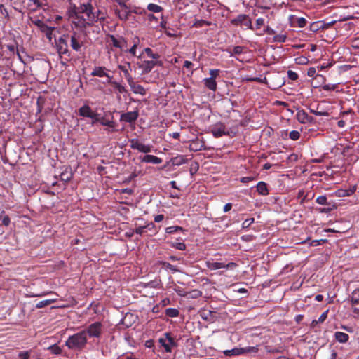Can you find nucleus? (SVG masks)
<instances>
[{"mask_svg": "<svg viewBox=\"0 0 359 359\" xmlns=\"http://www.w3.org/2000/svg\"><path fill=\"white\" fill-rule=\"evenodd\" d=\"M130 147L132 149H135L140 152L148 154L151 151L152 146L150 144H144L141 143L138 139H130L129 140Z\"/></svg>", "mask_w": 359, "mask_h": 359, "instance_id": "9d476101", "label": "nucleus"}, {"mask_svg": "<svg viewBox=\"0 0 359 359\" xmlns=\"http://www.w3.org/2000/svg\"><path fill=\"white\" fill-rule=\"evenodd\" d=\"M257 191L262 196H267L269 194L268 185L264 182H259L257 184Z\"/></svg>", "mask_w": 359, "mask_h": 359, "instance_id": "393cba45", "label": "nucleus"}, {"mask_svg": "<svg viewBox=\"0 0 359 359\" xmlns=\"http://www.w3.org/2000/svg\"><path fill=\"white\" fill-rule=\"evenodd\" d=\"M211 25V22H209V21H206V20H196L194 24V26L195 27H201L204 25L205 26H210Z\"/></svg>", "mask_w": 359, "mask_h": 359, "instance_id": "8fccbe9b", "label": "nucleus"}, {"mask_svg": "<svg viewBox=\"0 0 359 359\" xmlns=\"http://www.w3.org/2000/svg\"><path fill=\"white\" fill-rule=\"evenodd\" d=\"M327 313H328V311H324L320 316V317L318 318V319L317 320L316 322H318V323H323L326 318H327Z\"/></svg>", "mask_w": 359, "mask_h": 359, "instance_id": "338daca9", "label": "nucleus"}, {"mask_svg": "<svg viewBox=\"0 0 359 359\" xmlns=\"http://www.w3.org/2000/svg\"><path fill=\"white\" fill-rule=\"evenodd\" d=\"M257 351V348L254 346H248L245 348H234L231 350H226L223 351V353L226 356H236V355H241L245 353H249L252 352H256Z\"/></svg>", "mask_w": 359, "mask_h": 359, "instance_id": "6e6552de", "label": "nucleus"}, {"mask_svg": "<svg viewBox=\"0 0 359 359\" xmlns=\"http://www.w3.org/2000/svg\"><path fill=\"white\" fill-rule=\"evenodd\" d=\"M353 312L359 316V289L353 290L349 297Z\"/></svg>", "mask_w": 359, "mask_h": 359, "instance_id": "f8f14e48", "label": "nucleus"}, {"mask_svg": "<svg viewBox=\"0 0 359 359\" xmlns=\"http://www.w3.org/2000/svg\"><path fill=\"white\" fill-rule=\"evenodd\" d=\"M48 350L50 351L52 354L60 355L62 353V349L57 344L52 345L48 348Z\"/></svg>", "mask_w": 359, "mask_h": 359, "instance_id": "37998d69", "label": "nucleus"}, {"mask_svg": "<svg viewBox=\"0 0 359 359\" xmlns=\"http://www.w3.org/2000/svg\"><path fill=\"white\" fill-rule=\"evenodd\" d=\"M54 29V27H49L46 24L43 27H42L40 31L44 33L46 38L50 41L52 40V36Z\"/></svg>", "mask_w": 359, "mask_h": 359, "instance_id": "c756f323", "label": "nucleus"}, {"mask_svg": "<svg viewBox=\"0 0 359 359\" xmlns=\"http://www.w3.org/2000/svg\"><path fill=\"white\" fill-rule=\"evenodd\" d=\"M31 21H32V23L35 25L36 26H37L39 29H41L42 28V27H43L46 25V23H44L41 20H39V19H35V20L31 19Z\"/></svg>", "mask_w": 359, "mask_h": 359, "instance_id": "052dcab7", "label": "nucleus"}, {"mask_svg": "<svg viewBox=\"0 0 359 359\" xmlns=\"http://www.w3.org/2000/svg\"><path fill=\"white\" fill-rule=\"evenodd\" d=\"M314 197V194L311 191L307 192L304 194V191L303 190H299L297 194V198L301 199L300 204H304L307 201L312 199Z\"/></svg>", "mask_w": 359, "mask_h": 359, "instance_id": "4be33fe9", "label": "nucleus"}, {"mask_svg": "<svg viewBox=\"0 0 359 359\" xmlns=\"http://www.w3.org/2000/svg\"><path fill=\"white\" fill-rule=\"evenodd\" d=\"M297 121L301 123H313L314 118L309 116L304 110H299L296 114Z\"/></svg>", "mask_w": 359, "mask_h": 359, "instance_id": "2eb2a0df", "label": "nucleus"}, {"mask_svg": "<svg viewBox=\"0 0 359 359\" xmlns=\"http://www.w3.org/2000/svg\"><path fill=\"white\" fill-rule=\"evenodd\" d=\"M0 222L6 226H8L11 222L9 217L6 215L4 210H0Z\"/></svg>", "mask_w": 359, "mask_h": 359, "instance_id": "473e14b6", "label": "nucleus"}, {"mask_svg": "<svg viewBox=\"0 0 359 359\" xmlns=\"http://www.w3.org/2000/svg\"><path fill=\"white\" fill-rule=\"evenodd\" d=\"M144 52L151 58L152 59H158L160 55L158 53H153L152 50L150 48H146L144 50Z\"/></svg>", "mask_w": 359, "mask_h": 359, "instance_id": "a18cd8bd", "label": "nucleus"}, {"mask_svg": "<svg viewBox=\"0 0 359 359\" xmlns=\"http://www.w3.org/2000/svg\"><path fill=\"white\" fill-rule=\"evenodd\" d=\"M231 23L236 26H244L247 29H254L250 17L246 14H240L236 18L231 20Z\"/></svg>", "mask_w": 359, "mask_h": 359, "instance_id": "423d86ee", "label": "nucleus"}, {"mask_svg": "<svg viewBox=\"0 0 359 359\" xmlns=\"http://www.w3.org/2000/svg\"><path fill=\"white\" fill-rule=\"evenodd\" d=\"M311 112L316 116H329V113L325 111H318V109L317 110L311 109Z\"/></svg>", "mask_w": 359, "mask_h": 359, "instance_id": "e2e57ef3", "label": "nucleus"}, {"mask_svg": "<svg viewBox=\"0 0 359 359\" xmlns=\"http://www.w3.org/2000/svg\"><path fill=\"white\" fill-rule=\"evenodd\" d=\"M138 116V111H128L121 115L120 121L131 123L135 122L137 119Z\"/></svg>", "mask_w": 359, "mask_h": 359, "instance_id": "ddd939ff", "label": "nucleus"}, {"mask_svg": "<svg viewBox=\"0 0 359 359\" xmlns=\"http://www.w3.org/2000/svg\"><path fill=\"white\" fill-rule=\"evenodd\" d=\"M118 2L121 8L120 10L116 9L115 13L121 20L126 21L130 15L131 11L124 1L118 0Z\"/></svg>", "mask_w": 359, "mask_h": 359, "instance_id": "9b49d317", "label": "nucleus"}, {"mask_svg": "<svg viewBox=\"0 0 359 359\" xmlns=\"http://www.w3.org/2000/svg\"><path fill=\"white\" fill-rule=\"evenodd\" d=\"M128 85H129L131 90L135 94H139L142 96L146 95V90L144 89V88L142 85L138 84L137 83L135 82L134 80H133L130 83H129Z\"/></svg>", "mask_w": 359, "mask_h": 359, "instance_id": "a211bd4d", "label": "nucleus"}, {"mask_svg": "<svg viewBox=\"0 0 359 359\" xmlns=\"http://www.w3.org/2000/svg\"><path fill=\"white\" fill-rule=\"evenodd\" d=\"M165 315L170 318L177 317L180 314V311L178 309L175 308H168L165 309Z\"/></svg>", "mask_w": 359, "mask_h": 359, "instance_id": "c9c22d12", "label": "nucleus"}, {"mask_svg": "<svg viewBox=\"0 0 359 359\" xmlns=\"http://www.w3.org/2000/svg\"><path fill=\"white\" fill-rule=\"evenodd\" d=\"M219 72H220L219 69H210V72H209V74L210 75V78L215 80L216 78L219 76Z\"/></svg>", "mask_w": 359, "mask_h": 359, "instance_id": "680f3d73", "label": "nucleus"}, {"mask_svg": "<svg viewBox=\"0 0 359 359\" xmlns=\"http://www.w3.org/2000/svg\"><path fill=\"white\" fill-rule=\"evenodd\" d=\"M90 118L92 119V123L94 124L95 123H100V119H101V117L100 116V114L95 113V112H93V116L92 117H90Z\"/></svg>", "mask_w": 359, "mask_h": 359, "instance_id": "0e129e2a", "label": "nucleus"}, {"mask_svg": "<svg viewBox=\"0 0 359 359\" xmlns=\"http://www.w3.org/2000/svg\"><path fill=\"white\" fill-rule=\"evenodd\" d=\"M334 337L337 341L342 344L346 343L349 339L348 334L339 331L334 333Z\"/></svg>", "mask_w": 359, "mask_h": 359, "instance_id": "bb28decb", "label": "nucleus"}, {"mask_svg": "<svg viewBox=\"0 0 359 359\" xmlns=\"http://www.w3.org/2000/svg\"><path fill=\"white\" fill-rule=\"evenodd\" d=\"M294 23L297 27L303 28L306 25L307 21L304 18H297Z\"/></svg>", "mask_w": 359, "mask_h": 359, "instance_id": "3c124183", "label": "nucleus"}, {"mask_svg": "<svg viewBox=\"0 0 359 359\" xmlns=\"http://www.w3.org/2000/svg\"><path fill=\"white\" fill-rule=\"evenodd\" d=\"M69 34H64L58 39L55 40V46L57 53L62 56H71L69 50Z\"/></svg>", "mask_w": 359, "mask_h": 359, "instance_id": "20e7f679", "label": "nucleus"}, {"mask_svg": "<svg viewBox=\"0 0 359 359\" xmlns=\"http://www.w3.org/2000/svg\"><path fill=\"white\" fill-rule=\"evenodd\" d=\"M264 25V19L262 18H259L256 20L255 22V28L257 29H259L261 28L262 26Z\"/></svg>", "mask_w": 359, "mask_h": 359, "instance_id": "69168bd1", "label": "nucleus"}, {"mask_svg": "<svg viewBox=\"0 0 359 359\" xmlns=\"http://www.w3.org/2000/svg\"><path fill=\"white\" fill-rule=\"evenodd\" d=\"M356 190V187L353 186L348 190H339L340 196H349L352 195Z\"/></svg>", "mask_w": 359, "mask_h": 359, "instance_id": "79ce46f5", "label": "nucleus"}, {"mask_svg": "<svg viewBox=\"0 0 359 359\" xmlns=\"http://www.w3.org/2000/svg\"><path fill=\"white\" fill-rule=\"evenodd\" d=\"M73 173L72 172L71 168H66L64 171L60 175V178L62 181L67 182L72 180Z\"/></svg>", "mask_w": 359, "mask_h": 359, "instance_id": "cd10ccee", "label": "nucleus"}, {"mask_svg": "<svg viewBox=\"0 0 359 359\" xmlns=\"http://www.w3.org/2000/svg\"><path fill=\"white\" fill-rule=\"evenodd\" d=\"M204 142L198 138L192 140L189 144V149L193 151H199L204 149Z\"/></svg>", "mask_w": 359, "mask_h": 359, "instance_id": "6ab92c4d", "label": "nucleus"}, {"mask_svg": "<svg viewBox=\"0 0 359 359\" xmlns=\"http://www.w3.org/2000/svg\"><path fill=\"white\" fill-rule=\"evenodd\" d=\"M93 111L91 109L89 105L85 104L79 108V114L83 117L90 118L93 116Z\"/></svg>", "mask_w": 359, "mask_h": 359, "instance_id": "b1692460", "label": "nucleus"}, {"mask_svg": "<svg viewBox=\"0 0 359 359\" xmlns=\"http://www.w3.org/2000/svg\"><path fill=\"white\" fill-rule=\"evenodd\" d=\"M133 44L130 48H128V47L127 46V50H125L124 53H129L133 57H137L138 58H141L143 53H141L139 55H137V48L140 44V39L138 37H135L133 39Z\"/></svg>", "mask_w": 359, "mask_h": 359, "instance_id": "dca6fc26", "label": "nucleus"}, {"mask_svg": "<svg viewBox=\"0 0 359 359\" xmlns=\"http://www.w3.org/2000/svg\"><path fill=\"white\" fill-rule=\"evenodd\" d=\"M93 10L94 7L90 2L81 4L79 7L75 8L74 14L72 15V27L87 35L86 29L95 23V17Z\"/></svg>", "mask_w": 359, "mask_h": 359, "instance_id": "f257e3e1", "label": "nucleus"}, {"mask_svg": "<svg viewBox=\"0 0 359 359\" xmlns=\"http://www.w3.org/2000/svg\"><path fill=\"white\" fill-rule=\"evenodd\" d=\"M210 132L216 138L220 137L223 135H228L231 137L234 136V134L231 135L229 131L226 130V127L222 122H218L213 125L210 128Z\"/></svg>", "mask_w": 359, "mask_h": 359, "instance_id": "1a4fd4ad", "label": "nucleus"}, {"mask_svg": "<svg viewBox=\"0 0 359 359\" xmlns=\"http://www.w3.org/2000/svg\"><path fill=\"white\" fill-rule=\"evenodd\" d=\"M141 161L144 162V163L159 164V163H162L163 160H162V158L157 157L156 156L151 155V154H146L141 158Z\"/></svg>", "mask_w": 359, "mask_h": 359, "instance_id": "aec40b11", "label": "nucleus"}, {"mask_svg": "<svg viewBox=\"0 0 359 359\" xmlns=\"http://www.w3.org/2000/svg\"><path fill=\"white\" fill-rule=\"evenodd\" d=\"M126 64H127V66L126 65H119L118 66V68L121 72H123V73L124 74V76H125V78L126 79V80L128 81V83H130L133 80V78L131 76V74L129 73V69L130 68V62H127Z\"/></svg>", "mask_w": 359, "mask_h": 359, "instance_id": "412c9836", "label": "nucleus"}, {"mask_svg": "<svg viewBox=\"0 0 359 359\" xmlns=\"http://www.w3.org/2000/svg\"><path fill=\"white\" fill-rule=\"evenodd\" d=\"M0 13L7 20H9V12L3 4H0Z\"/></svg>", "mask_w": 359, "mask_h": 359, "instance_id": "603ef678", "label": "nucleus"}, {"mask_svg": "<svg viewBox=\"0 0 359 359\" xmlns=\"http://www.w3.org/2000/svg\"><path fill=\"white\" fill-rule=\"evenodd\" d=\"M184 229L179 226H172L165 228V233L168 234H172L177 232H184Z\"/></svg>", "mask_w": 359, "mask_h": 359, "instance_id": "72a5a7b5", "label": "nucleus"}, {"mask_svg": "<svg viewBox=\"0 0 359 359\" xmlns=\"http://www.w3.org/2000/svg\"><path fill=\"white\" fill-rule=\"evenodd\" d=\"M147 231H152L153 234H156L157 233L156 226L153 222L148 223L145 224Z\"/></svg>", "mask_w": 359, "mask_h": 359, "instance_id": "6e6d98bb", "label": "nucleus"}, {"mask_svg": "<svg viewBox=\"0 0 359 359\" xmlns=\"http://www.w3.org/2000/svg\"><path fill=\"white\" fill-rule=\"evenodd\" d=\"M104 83H108L110 84L112 87H114V89H116L119 93H126V88L122 86L120 83L113 81L111 79H107Z\"/></svg>", "mask_w": 359, "mask_h": 359, "instance_id": "5701e85b", "label": "nucleus"}, {"mask_svg": "<svg viewBox=\"0 0 359 359\" xmlns=\"http://www.w3.org/2000/svg\"><path fill=\"white\" fill-rule=\"evenodd\" d=\"M287 76L290 80L296 81L298 79V74L295 72H293L292 70L287 71Z\"/></svg>", "mask_w": 359, "mask_h": 359, "instance_id": "bf43d9fd", "label": "nucleus"}, {"mask_svg": "<svg viewBox=\"0 0 359 359\" xmlns=\"http://www.w3.org/2000/svg\"><path fill=\"white\" fill-rule=\"evenodd\" d=\"M69 41L70 42V47L76 52H80L84 44L81 34L76 31H74L71 34H69Z\"/></svg>", "mask_w": 359, "mask_h": 359, "instance_id": "0eeeda50", "label": "nucleus"}, {"mask_svg": "<svg viewBox=\"0 0 359 359\" xmlns=\"http://www.w3.org/2000/svg\"><path fill=\"white\" fill-rule=\"evenodd\" d=\"M100 121V124L102 126H107L111 128H114L116 126V123L114 121L113 116H111V118H107L106 116H102Z\"/></svg>", "mask_w": 359, "mask_h": 359, "instance_id": "a878e982", "label": "nucleus"}, {"mask_svg": "<svg viewBox=\"0 0 359 359\" xmlns=\"http://www.w3.org/2000/svg\"><path fill=\"white\" fill-rule=\"evenodd\" d=\"M147 8L150 12L155 13H161L163 11V8L161 6L156 4H153V3L149 4L147 5Z\"/></svg>", "mask_w": 359, "mask_h": 359, "instance_id": "2f4dec72", "label": "nucleus"}, {"mask_svg": "<svg viewBox=\"0 0 359 359\" xmlns=\"http://www.w3.org/2000/svg\"><path fill=\"white\" fill-rule=\"evenodd\" d=\"M243 50H244L243 46H237L233 47V48L232 50H227V51L229 52V53L230 54L231 56H233V55L241 54L243 52Z\"/></svg>", "mask_w": 359, "mask_h": 359, "instance_id": "4c0bfd02", "label": "nucleus"}, {"mask_svg": "<svg viewBox=\"0 0 359 359\" xmlns=\"http://www.w3.org/2000/svg\"><path fill=\"white\" fill-rule=\"evenodd\" d=\"M171 246L177 249V250H186V245L184 243H181V242H179V243H172L171 244Z\"/></svg>", "mask_w": 359, "mask_h": 359, "instance_id": "864d4df0", "label": "nucleus"}, {"mask_svg": "<svg viewBox=\"0 0 359 359\" xmlns=\"http://www.w3.org/2000/svg\"><path fill=\"white\" fill-rule=\"evenodd\" d=\"M165 336L166 337V339H168V343H167V344H170L171 348L172 346H177L175 339L173 337H172L170 333L166 332V333H165Z\"/></svg>", "mask_w": 359, "mask_h": 359, "instance_id": "de8ad7c7", "label": "nucleus"}, {"mask_svg": "<svg viewBox=\"0 0 359 359\" xmlns=\"http://www.w3.org/2000/svg\"><path fill=\"white\" fill-rule=\"evenodd\" d=\"M205 86L212 91L217 90V82L215 80L210 78H205L203 79Z\"/></svg>", "mask_w": 359, "mask_h": 359, "instance_id": "c85d7f7f", "label": "nucleus"}, {"mask_svg": "<svg viewBox=\"0 0 359 359\" xmlns=\"http://www.w3.org/2000/svg\"><path fill=\"white\" fill-rule=\"evenodd\" d=\"M264 33H266L269 35H274L276 34L275 30L269 26H267L264 28Z\"/></svg>", "mask_w": 359, "mask_h": 359, "instance_id": "774afa93", "label": "nucleus"}, {"mask_svg": "<svg viewBox=\"0 0 359 359\" xmlns=\"http://www.w3.org/2000/svg\"><path fill=\"white\" fill-rule=\"evenodd\" d=\"M54 302H55L54 299H46V300L40 301L36 304V308L41 309V308L46 307L47 306H49Z\"/></svg>", "mask_w": 359, "mask_h": 359, "instance_id": "a19ab883", "label": "nucleus"}, {"mask_svg": "<svg viewBox=\"0 0 359 359\" xmlns=\"http://www.w3.org/2000/svg\"><path fill=\"white\" fill-rule=\"evenodd\" d=\"M154 67V60H144L138 65V67L142 69L144 74L149 73Z\"/></svg>", "mask_w": 359, "mask_h": 359, "instance_id": "f3484780", "label": "nucleus"}, {"mask_svg": "<svg viewBox=\"0 0 359 359\" xmlns=\"http://www.w3.org/2000/svg\"><path fill=\"white\" fill-rule=\"evenodd\" d=\"M205 264L206 266L210 270H217L224 267V263L222 262H212L207 261Z\"/></svg>", "mask_w": 359, "mask_h": 359, "instance_id": "7c9ffc66", "label": "nucleus"}, {"mask_svg": "<svg viewBox=\"0 0 359 359\" xmlns=\"http://www.w3.org/2000/svg\"><path fill=\"white\" fill-rule=\"evenodd\" d=\"M31 351H20L18 353V358L20 359H30Z\"/></svg>", "mask_w": 359, "mask_h": 359, "instance_id": "5fc2aeb1", "label": "nucleus"}, {"mask_svg": "<svg viewBox=\"0 0 359 359\" xmlns=\"http://www.w3.org/2000/svg\"><path fill=\"white\" fill-rule=\"evenodd\" d=\"M335 23V21H332L330 22H320V26L319 27V29H327L330 27H331Z\"/></svg>", "mask_w": 359, "mask_h": 359, "instance_id": "13d9d810", "label": "nucleus"}, {"mask_svg": "<svg viewBox=\"0 0 359 359\" xmlns=\"http://www.w3.org/2000/svg\"><path fill=\"white\" fill-rule=\"evenodd\" d=\"M287 39V35L284 34H274L273 41L275 43H284Z\"/></svg>", "mask_w": 359, "mask_h": 359, "instance_id": "ea45409f", "label": "nucleus"}, {"mask_svg": "<svg viewBox=\"0 0 359 359\" xmlns=\"http://www.w3.org/2000/svg\"><path fill=\"white\" fill-rule=\"evenodd\" d=\"M135 229L134 231L135 233L142 236L144 233L147 232V229H146L145 225L138 226L137 224H135Z\"/></svg>", "mask_w": 359, "mask_h": 359, "instance_id": "c03bdc74", "label": "nucleus"}, {"mask_svg": "<svg viewBox=\"0 0 359 359\" xmlns=\"http://www.w3.org/2000/svg\"><path fill=\"white\" fill-rule=\"evenodd\" d=\"M102 323L101 322H95L88 325L86 330H83V331H84L86 335H88L89 337L99 339L102 336Z\"/></svg>", "mask_w": 359, "mask_h": 359, "instance_id": "39448f33", "label": "nucleus"}, {"mask_svg": "<svg viewBox=\"0 0 359 359\" xmlns=\"http://www.w3.org/2000/svg\"><path fill=\"white\" fill-rule=\"evenodd\" d=\"M316 203L320 204V205H330V203L327 202V198L325 196H318L316 200Z\"/></svg>", "mask_w": 359, "mask_h": 359, "instance_id": "09e8293b", "label": "nucleus"}, {"mask_svg": "<svg viewBox=\"0 0 359 359\" xmlns=\"http://www.w3.org/2000/svg\"><path fill=\"white\" fill-rule=\"evenodd\" d=\"M158 342L161 344V346L164 348L165 351L167 353H170L171 352V347H170V344H168L166 343V339H165L160 338L158 339Z\"/></svg>", "mask_w": 359, "mask_h": 359, "instance_id": "49530a36", "label": "nucleus"}, {"mask_svg": "<svg viewBox=\"0 0 359 359\" xmlns=\"http://www.w3.org/2000/svg\"><path fill=\"white\" fill-rule=\"evenodd\" d=\"M87 343L88 337L85 332L81 330L70 335L65 341V346H67L69 349L80 351L86 347Z\"/></svg>", "mask_w": 359, "mask_h": 359, "instance_id": "f03ea898", "label": "nucleus"}, {"mask_svg": "<svg viewBox=\"0 0 359 359\" xmlns=\"http://www.w3.org/2000/svg\"><path fill=\"white\" fill-rule=\"evenodd\" d=\"M93 14L95 15V22H97L98 21H103L105 20V13L100 11V9L95 10L94 8L93 10Z\"/></svg>", "mask_w": 359, "mask_h": 359, "instance_id": "f704fd0d", "label": "nucleus"}, {"mask_svg": "<svg viewBox=\"0 0 359 359\" xmlns=\"http://www.w3.org/2000/svg\"><path fill=\"white\" fill-rule=\"evenodd\" d=\"M6 46L8 51V55H9L10 57L14 55L17 50H18V44L16 42H15L14 43L7 44Z\"/></svg>", "mask_w": 359, "mask_h": 359, "instance_id": "e433bc0d", "label": "nucleus"}, {"mask_svg": "<svg viewBox=\"0 0 359 359\" xmlns=\"http://www.w3.org/2000/svg\"><path fill=\"white\" fill-rule=\"evenodd\" d=\"M107 71H108V69L105 67H95L90 75L92 76L106 77L107 79H111L113 76H110Z\"/></svg>", "mask_w": 359, "mask_h": 359, "instance_id": "4468645a", "label": "nucleus"}, {"mask_svg": "<svg viewBox=\"0 0 359 359\" xmlns=\"http://www.w3.org/2000/svg\"><path fill=\"white\" fill-rule=\"evenodd\" d=\"M289 137L292 140H297L300 137V133L297 130H292L289 134Z\"/></svg>", "mask_w": 359, "mask_h": 359, "instance_id": "4d7b16f0", "label": "nucleus"}, {"mask_svg": "<svg viewBox=\"0 0 359 359\" xmlns=\"http://www.w3.org/2000/svg\"><path fill=\"white\" fill-rule=\"evenodd\" d=\"M134 12L137 14H141V15H146L147 20L149 22H152V21L157 22L158 21V18L156 16H155L152 13H147L144 10L143 11H140V12H138V11H134Z\"/></svg>", "mask_w": 359, "mask_h": 359, "instance_id": "58836bf2", "label": "nucleus"}, {"mask_svg": "<svg viewBox=\"0 0 359 359\" xmlns=\"http://www.w3.org/2000/svg\"><path fill=\"white\" fill-rule=\"evenodd\" d=\"M107 42L109 43V46H107L109 48L108 53H110L111 51H114V48H118L123 53L127 50V40L121 36L108 34L107 36Z\"/></svg>", "mask_w": 359, "mask_h": 359, "instance_id": "7ed1b4c3", "label": "nucleus"}]
</instances>
